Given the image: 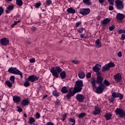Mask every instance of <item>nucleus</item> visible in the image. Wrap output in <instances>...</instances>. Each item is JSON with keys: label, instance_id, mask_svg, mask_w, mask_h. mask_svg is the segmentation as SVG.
I'll return each instance as SVG.
<instances>
[{"label": "nucleus", "instance_id": "1", "mask_svg": "<svg viewBox=\"0 0 125 125\" xmlns=\"http://www.w3.org/2000/svg\"><path fill=\"white\" fill-rule=\"evenodd\" d=\"M51 73L55 78H58L59 74L62 72V69L59 66L53 67L50 70Z\"/></svg>", "mask_w": 125, "mask_h": 125}, {"label": "nucleus", "instance_id": "2", "mask_svg": "<svg viewBox=\"0 0 125 125\" xmlns=\"http://www.w3.org/2000/svg\"><path fill=\"white\" fill-rule=\"evenodd\" d=\"M103 80V77L100 75L97 76L96 80H94V79H92L91 83H92L93 88H95V87H96V83H102Z\"/></svg>", "mask_w": 125, "mask_h": 125}, {"label": "nucleus", "instance_id": "3", "mask_svg": "<svg viewBox=\"0 0 125 125\" xmlns=\"http://www.w3.org/2000/svg\"><path fill=\"white\" fill-rule=\"evenodd\" d=\"M83 81H76L75 87L74 88V91H76V93L81 92V91H82V89H83Z\"/></svg>", "mask_w": 125, "mask_h": 125}, {"label": "nucleus", "instance_id": "4", "mask_svg": "<svg viewBox=\"0 0 125 125\" xmlns=\"http://www.w3.org/2000/svg\"><path fill=\"white\" fill-rule=\"evenodd\" d=\"M9 73L11 74H14L15 75H19L21 79L23 78V74L19 70L16 69V68L11 67L8 69Z\"/></svg>", "mask_w": 125, "mask_h": 125}, {"label": "nucleus", "instance_id": "5", "mask_svg": "<svg viewBox=\"0 0 125 125\" xmlns=\"http://www.w3.org/2000/svg\"><path fill=\"white\" fill-rule=\"evenodd\" d=\"M115 113L117 115L119 116L120 118H125V111L122 108H117L115 110Z\"/></svg>", "mask_w": 125, "mask_h": 125}, {"label": "nucleus", "instance_id": "6", "mask_svg": "<svg viewBox=\"0 0 125 125\" xmlns=\"http://www.w3.org/2000/svg\"><path fill=\"white\" fill-rule=\"evenodd\" d=\"M115 6L117 9L119 10H123L124 9V4L123 1L121 0H116L115 1Z\"/></svg>", "mask_w": 125, "mask_h": 125}, {"label": "nucleus", "instance_id": "7", "mask_svg": "<svg viewBox=\"0 0 125 125\" xmlns=\"http://www.w3.org/2000/svg\"><path fill=\"white\" fill-rule=\"evenodd\" d=\"M106 88V86L103 83H101L99 87L96 88V92L97 93H102L103 92V90H104Z\"/></svg>", "mask_w": 125, "mask_h": 125}, {"label": "nucleus", "instance_id": "8", "mask_svg": "<svg viewBox=\"0 0 125 125\" xmlns=\"http://www.w3.org/2000/svg\"><path fill=\"white\" fill-rule=\"evenodd\" d=\"M0 43L1 45L5 46L9 43V40L6 38H3L0 39Z\"/></svg>", "mask_w": 125, "mask_h": 125}, {"label": "nucleus", "instance_id": "9", "mask_svg": "<svg viewBox=\"0 0 125 125\" xmlns=\"http://www.w3.org/2000/svg\"><path fill=\"white\" fill-rule=\"evenodd\" d=\"M80 13L82 14V15H87V14L90 13V9H82L80 10Z\"/></svg>", "mask_w": 125, "mask_h": 125}, {"label": "nucleus", "instance_id": "10", "mask_svg": "<svg viewBox=\"0 0 125 125\" xmlns=\"http://www.w3.org/2000/svg\"><path fill=\"white\" fill-rule=\"evenodd\" d=\"M38 80H39V78L34 75H31L27 78V81H28V82H31V83H34V82H36L38 81Z\"/></svg>", "mask_w": 125, "mask_h": 125}, {"label": "nucleus", "instance_id": "11", "mask_svg": "<svg viewBox=\"0 0 125 125\" xmlns=\"http://www.w3.org/2000/svg\"><path fill=\"white\" fill-rule=\"evenodd\" d=\"M101 69V65L99 64H96L95 66H94L92 68L93 71L94 72H95L96 73H98L99 71H100V69Z\"/></svg>", "mask_w": 125, "mask_h": 125}, {"label": "nucleus", "instance_id": "12", "mask_svg": "<svg viewBox=\"0 0 125 125\" xmlns=\"http://www.w3.org/2000/svg\"><path fill=\"white\" fill-rule=\"evenodd\" d=\"M112 95L113 97H114V98L119 97L120 100H122V99H123V98H124L123 95H122V94H120L119 93L114 92V93H112Z\"/></svg>", "mask_w": 125, "mask_h": 125}, {"label": "nucleus", "instance_id": "13", "mask_svg": "<svg viewBox=\"0 0 125 125\" xmlns=\"http://www.w3.org/2000/svg\"><path fill=\"white\" fill-rule=\"evenodd\" d=\"M114 80L118 83L122 81V75L118 73L114 76Z\"/></svg>", "mask_w": 125, "mask_h": 125}, {"label": "nucleus", "instance_id": "14", "mask_svg": "<svg viewBox=\"0 0 125 125\" xmlns=\"http://www.w3.org/2000/svg\"><path fill=\"white\" fill-rule=\"evenodd\" d=\"M76 99H77L79 102H83L84 100V96L82 94H78L76 96Z\"/></svg>", "mask_w": 125, "mask_h": 125}, {"label": "nucleus", "instance_id": "15", "mask_svg": "<svg viewBox=\"0 0 125 125\" xmlns=\"http://www.w3.org/2000/svg\"><path fill=\"white\" fill-rule=\"evenodd\" d=\"M75 93H77V92L75 91V90H73V91L71 92V89H69V92L66 96L67 99H70V98H71V97L74 96V95L75 94Z\"/></svg>", "mask_w": 125, "mask_h": 125}, {"label": "nucleus", "instance_id": "16", "mask_svg": "<svg viewBox=\"0 0 125 125\" xmlns=\"http://www.w3.org/2000/svg\"><path fill=\"white\" fill-rule=\"evenodd\" d=\"M110 21L111 20H110V19L106 18L101 21V24L102 26L105 27V26H106L108 23H110Z\"/></svg>", "mask_w": 125, "mask_h": 125}, {"label": "nucleus", "instance_id": "17", "mask_svg": "<svg viewBox=\"0 0 125 125\" xmlns=\"http://www.w3.org/2000/svg\"><path fill=\"white\" fill-rule=\"evenodd\" d=\"M13 100L15 103H19L20 101H21V99L20 98V97L16 95L14 96Z\"/></svg>", "mask_w": 125, "mask_h": 125}, {"label": "nucleus", "instance_id": "18", "mask_svg": "<svg viewBox=\"0 0 125 125\" xmlns=\"http://www.w3.org/2000/svg\"><path fill=\"white\" fill-rule=\"evenodd\" d=\"M29 100L24 99L21 101V106H27V105H29Z\"/></svg>", "mask_w": 125, "mask_h": 125}, {"label": "nucleus", "instance_id": "19", "mask_svg": "<svg viewBox=\"0 0 125 125\" xmlns=\"http://www.w3.org/2000/svg\"><path fill=\"white\" fill-rule=\"evenodd\" d=\"M101 112V109L99 108V107H95V110L93 111V115H98L100 114Z\"/></svg>", "mask_w": 125, "mask_h": 125}, {"label": "nucleus", "instance_id": "20", "mask_svg": "<svg viewBox=\"0 0 125 125\" xmlns=\"http://www.w3.org/2000/svg\"><path fill=\"white\" fill-rule=\"evenodd\" d=\"M116 18L117 20H123L125 18V15L124 14L119 13L116 16Z\"/></svg>", "mask_w": 125, "mask_h": 125}, {"label": "nucleus", "instance_id": "21", "mask_svg": "<svg viewBox=\"0 0 125 125\" xmlns=\"http://www.w3.org/2000/svg\"><path fill=\"white\" fill-rule=\"evenodd\" d=\"M78 77L79 79H84L85 77V73L83 71H81L78 74Z\"/></svg>", "mask_w": 125, "mask_h": 125}, {"label": "nucleus", "instance_id": "22", "mask_svg": "<svg viewBox=\"0 0 125 125\" xmlns=\"http://www.w3.org/2000/svg\"><path fill=\"white\" fill-rule=\"evenodd\" d=\"M95 43L96 47H98V48L101 47V42H100V40H99V39H97V40H96Z\"/></svg>", "mask_w": 125, "mask_h": 125}, {"label": "nucleus", "instance_id": "23", "mask_svg": "<svg viewBox=\"0 0 125 125\" xmlns=\"http://www.w3.org/2000/svg\"><path fill=\"white\" fill-rule=\"evenodd\" d=\"M104 118H105L107 121H109V120H111V118H112V114H111V113H106L104 115Z\"/></svg>", "mask_w": 125, "mask_h": 125}, {"label": "nucleus", "instance_id": "24", "mask_svg": "<svg viewBox=\"0 0 125 125\" xmlns=\"http://www.w3.org/2000/svg\"><path fill=\"white\" fill-rule=\"evenodd\" d=\"M66 11L67 12H68V13H72V14H74V13H76V11L72 7L67 9Z\"/></svg>", "mask_w": 125, "mask_h": 125}, {"label": "nucleus", "instance_id": "25", "mask_svg": "<svg viewBox=\"0 0 125 125\" xmlns=\"http://www.w3.org/2000/svg\"><path fill=\"white\" fill-rule=\"evenodd\" d=\"M60 75V77H61V79H62V80L64 79H65L66 72L65 71H62V72H61Z\"/></svg>", "mask_w": 125, "mask_h": 125}, {"label": "nucleus", "instance_id": "26", "mask_svg": "<svg viewBox=\"0 0 125 125\" xmlns=\"http://www.w3.org/2000/svg\"><path fill=\"white\" fill-rule=\"evenodd\" d=\"M109 69L110 68H109V66H108V65L106 64L102 67V71L103 72H106V71H108Z\"/></svg>", "mask_w": 125, "mask_h": 125}, {"label": "nucleus", "instance_id": "27", "mask_svg": "<svg viewBox=\"0 0 125 125\" xmlns=\"http://www.w3.org/2000/svg\"><path fill=\"white\" fill-rule=\"evenodd\" d=\"M34 123H36V120H35V119L33 117H30L29 118V124L32 125L34 124Z\"/></svg>", "mask_w": 125, "mask_h": 125}, {"label": "nucleus", "instance_id": "28", "mask_svg": "<svg viewBox=\"0 0 125 125\" xmlns=\"http://www.w3.org/2000/svg\"><path fill=\"white\" fill-rule=\"evenodd\" d=\"M14 8V7L13 5H10L7 7V10H6V13H9V11L12 10Z\"/></svg>", "mask_w": 125, "mask_h": 125}, {"label": "nucleus", "instance_id": "29", "mask_svg": "<svg viewBox=\"0 0 125 125\" xmlns=\"http://www.w3.org/2000/svg\"><path fill=\"white\" fill-rule=\"evenodd\" d=\"M17 5L18 6H22L23 5V1L22 0H16Z\"/></svg>", "mask_w": 125, "mask_h": 125}, {"label": "nucleus", "instance_id": "30", "mask_svg": "<svg viewBox=\"0 0 125 125\" xmlns=\"http://www.w3.org/2000/svg\"><path fill=\"white\" fill-rule=\"evenodd\" d=\"M62 93H67L68 92V88L66 87V86H64L62 89Z\"/></svg>", "mask_w": 125, "mask_h": 125}, {"label": "nucleus", "instance_id": "31", "mask_svg": "<svg viewBox=\"0 0 125 125\" xmlns=\"http://www.w3.org/2000/svg\"><path fill=\"white\" fill-rule=\"evenodd\" d=\"M106 64H107V66L109 69L110 68H113V67H115V63L112 62H110Z\"/></svg>", "mask_w": 125, "mask_h": 125}, {"label": "nucleus", "instance_id": "32", "mask_svg": "<svg viewBox=\"0 0 125 125\" xmlns=\"http://www.w3.org/2000/svg\"><path fill=\"white\" fill-rule=\"evenodd\" d=\"M104 86L105 85V86H109V85H110V84H111V83H109V81L107 80H105L104 81V84H103Z\"/></svg>", "mask_w": 125, "mask_h": 125}, {"label": "nucleus", "instance_id": "33", "mask_svg": "<svg viewBox=\"0 0 125 125\" xmlns=\"http://www.w3.org/2000/svg\"><path fill=\"white\" fill-rule=\"evenodd\" d=\"M83 2L87 5H90L91 4V2L89 0H83Z\"/></svg>", "mask_w": 125, "mask_h": 125}, {"label": "nucleus", "instance_id": "34", "mask_svg": "<svg viewBox=\"0 0 125 125\" xmlns=\"http://www.w3.org/2000/svg\"><path fill=\"white\" fill-rule=\"evenodd\" d=\"M5 83L7 84V86H8V87H12V83H11V82H10V81H6L5 82Z\"/></svg>", "mask_w": 125, "mask_h": 125}, {"label": "nucleus", "instance_id": "35", "mask_svg": "<svg viewBox=\"0 0 125 125\" xmlns=\"http://www.w3.org/2000/svg\"><path fill=\"white\" fill-rule=\"evenodd\" d=\"M20 22H21V21L20 20H18V21H15L14 24L11 25L12 28H13L14 26H15V25H17V24H18V23H20Z\"/></svg>", "mask_w": 125, "mask_h": 125}, {"label": "nucleus", "instance_id": "36", "mask_svg": "<svg viewBox=\"0 0 125 125\" xmlns=\"http://www.w3.org/2000/svg\"><path fill=\"white\" fill-rule=\"evenodd\" d=\"M10 80L11 81L12 83H14L15 81V77L14 76H12L10 78Z\"/></svg>", "mask_w": 125, "mask_h": 125}, {"label": "nucleus", "instance_id": "37", "mask_svg": "<svg viewBox=\"0 0 125 125\" xmlns=\"http://www.w3.org/2000/svg\"><path fill=\"white\" fill-rule=\"evenodd\" d=\"M24 86L27 87V86H29L30 85V83H29V81H26L24 83Z\"/></svg>", "mask_w": 125, "mask_h": 125}, {"label": "nucleus", "instance_id": "38", "mask_svg": "<svg viewBox=\"0 0 125 125\" xmlns=\"http://www.w3.org/2000/svg\"><path fill=\"white\" fill-rule=\"evenodd\" d=\"M85 115V114H84V113H81L78 115V118L79 119H82V118H83V117H84Z\"/></svg>", "mask_w": 125, "mask_h": 125}, {"label": "nucleus", "instance_id": "39", "mask_svg": "<svg viewBox=\"0 0 125 125\" xmlns=\"http://www.w3.org/2000/svg\"><path fill=\"white\" fill-rule=\"evenodd\" d=\"M83 31H84V28L83 27L80 28L79 29H78V32L80 33H83Z\"/></svg>", "mask_w": 125, "mask_h": 125}, {"label": "nucleus", "instance_id": "40", "mask_svg": "<svg viewBox=\"0 0 125 125\" xmlns=\"http://www.w3.org/2000/svg\"><path fill=\"white\" fill-rule=\"evenodd\" d=\"M53 95L54 96H59V94H58V93L57 92V91L56 90H54L53 91Z\"/></svg>", "mask_w": 125, "mask_h": 125}, {"label": "nucleus", "instance_id": "41", "mask_svg": "<svg viewBox=\"0 0 125 125\" xmlns=\"http://www.w3.org/2000/svg\"><path fill=\"white\" fill-rule=\"evenodd\" d=\"M118 32L119 34H125V30L119 29Z\"/></svg>", "mask_w": 125, "mask_h": 125}, {"label": "nucleus", "instance_id": "42", "mask_svg": "<svg viewBox=\"0 0 125 125\" xmlns=\"http://www.w3.org/2000/svg\"><path fill=\"white\" fill-rule=\"evenodd\" d=\"M108 2L111 5H114L115 4L114 0H107Z\"/></svg>", "mask_w": 125, "mask_h": 125}, {"label": "nucleus", "instance_id": "43", "mask_svg": "<svg viewBox=\"0 0 125 125\" xmlns=\"http://www.w3.org/2000/svg\"><path fill=\"white\" fill-rule=\"evenodd\" d=\"M41 2H39V3H36L35 5V6L36 8H39L40 6H41Z\"/></svg>", "mask_w": 125, "mask_h": 125}, {"label": "nucleus", "instance_id": "44", "mask_svg": "<svg viewBox=\"0 0 125 125\" xmlns=\"http://www.w3.org/2000/svg\"><path fill=\"white\" fill-rule=\"evenodd\" d=\"M46 3L47 5H50V4H51V3H52V2L51 1V0H47Z\"/></svg>", "mask_w": 125, "mask_h": 125}, {"label": "nucleus", "instance_id": "45", "mask_svg": "<svg viewBox=\"0 0 125 125\" xmlns=\"http://www.w3.org/2000/svg\"><path fill=\"white\" fill-rule=\"evenodd\" d=\"M3 8L0 7V16H1V14L3 13Z\"/></svg>", "mask_w": 125, "mask_h": 125}, {"label": "nucleus", "instance_id": "46", "mask_svg": "<svg viewBox=\"0 0 125 125\" xmlns=\"http://www.w3.org/2000/svg\"><path fill=\"white\" fill-rule=\"evenodd\" d=\"M40 117H41V115L40 114V113H39V112H37L36 114V119H40Z\"/></svg>", "mask_w": 125, "mask_h": 125}, {"label": "nucleus", "instance_id": "47", "mask_svg": "<svg viewBox=\"0 0 125 125\" xmlns=\"http://www.w3.org/2000/svg\"><path fill=\"white\" fill-rule=\"evenodd\" d=\"M66 118H67V114H64L62 116V121H65V120H66Z\"/></svg>", "mask_w": 125, "mask_h": 125}, {"label": "nucleus", "instance_id": "48", "mask_svg": "<svg viewBox=\"0 0 125 125\" xmlns=\"http://www.w3.org/2000/svg\"><path fill=\"white\" fill-rule=\"evenodd\" d=\"M72 62L74 64H79V63H80V62H79L77 60H73V61H72Z\"/></svg>", "mask_w": 125, "mask_h": 125}, {"label": "nucleus", "instance_id": "49", "mask_svg": "<svg viewBox=\"0 0 125 125\" xmlns=\"http://www.w3.org/2000/svg\"><path fill=\"white\" fill-rule=\"evenodd\" d=\"M117 55H118V57H122V56H123V55L122 54V52L121 51H119L117 53Z\"/></svg>", "mask_w": 125, "mask_h": 125}, {"label": "nucleus", "instance_id": "50", "mask_svg": "<svg viewBox=\"0 0 125 125\" xmlns=\"http://www.w3.org/2000/svg\"><path fill=\"white\" fill-rule=\"evenodd\" d=\"M81 24H82V22L80 21H78L76 23V27H78L80 26V25H81Z\"/></svg>", "mask_w": 125, "mask_h": 125}, {"label": "nucleus", "instance_id": "51", "mask_svg": "<svg viewBox=\"0 0 125 125\" xmlns=\"http://www.w3.org/2000/svg\"><path fill=\"white\" fill-rule=\"evenodd\" d=\"M91 76V74L90 73H88L87 74H86V78H87V79H89Z\"/></svg>", "mask_w": 125, "mask_h": 125}, {"label": "nucleus", "instance_id": "52", "mask_svg": "<svg viewBox=\"0 0 125 125\" xmlns=\"http://www.w3.org/2000/svg\"><path fill=\"white\" fill-rule=\"evenodd\" d=\"M109 29V31H113L114 29H115V26H110Z\"/></svg>", "mask_w": 125, "mask_h": 125}, {"label": "nucleus", "instance_id": "53", "mask_svg": "<svg viewBox=\"0 0 125 125\" xmlns=\"http://www.w3.org/2000/svg\"><path fill=\"white\" fill-rule=\"evenodd\" d=\"M35 61V58H32L29 60V62H30V63H34Z\"/></svg>", "mask_w": 125, "mask_h": 125}, {"label": "nucleus", "instance_id": "54", "mask_svg": "<svg viewBox=\"0 0 125 125\" xmlns=\"http://www.w3.org/2000/svg\"><path fill=\"white\" fill-rule=\"evenodd\" d=\"M17 107L18 108V112H22V108L19 107V106H17Z\"/></svg>", "mask_w": 125, "mask_h": 125}, {"label": "nucleus", "instance_id": "55", "mask_svg": "<svg viewBox=\"0 0 125 125\" xmlns=\"http://www.w3.org/2000/svg\"><path fill=\"white\" fill-rule=\"evenodd\" d=\"M70 122H71V123H76V121H75V119H73V118H71L70 119Z\"/></svg>", "mask_w": 125, "mask_h": 125}, {"label": "nucleus", "instance_id": "56", "mask_svg": "<svg viewBox=\"0 0 125 125\" xmlns=\"http://www.w3.org/2000/svg\"><path fill=\"white\" fill-rule=\"evenodd\" d=\"M46 125H54V124H53L52 122H48L47 124H46Z\"/></svg>", "mask_w": 125, "mask_h": 125}, {"label": "nucleus", "instance_id": "57", "mask_svg": "<svg viewBox=\"0 0 125 125\" xmlns=\"http://www.w3.org/2000/svg\"><path fill=\"white\" fill-rule=\"evenodd\" d=\"M125 35H124V34H123V35H122L121 40H122V41H124V40H125Z\"/></svg>", "mask_w": 125, "mask_h": 125}, {"label": "nucleus", "instance_id": "58", "mask_svg": "<svg viewBox=\"0 0 125 125\" xmlns=\"http://www.w3.org/2000/svg\"><path fill=\"white\" fill-rule=\"evenodd\" d=\"M109 10H113V9H114V7L113 6H109Z\"/></svg>", "mask_w": 125, "mask_h": 125}, {"label": "nucleus", "instance_id": "59", "mask_svg": "<svg viewBox=\"0 0 125 125\" xmlns=\"http://www.w3.org/2000/svg\"><path fill=\"white\" fill-rule=\"evenodd\" d=\"M31 29L33 30V31H36V30H37V28L34 26H32L31 27Z\"/></svg>", "mask_w": 125, "mask_h": 125}, {"label": "nucleus", "instance_id": "60", "mask_svg": "<svg viewBox=\"0 0 125 125\" xmlns=\"http://www.w3.org/2000/svg\"><path fill=\"white\" fill-rule=\"evenodd\" d=\"M105 0H99L100 3H103Z\"/></svg>", "mask_w": 125, "mask_h": 125}, {"label": "nucleus", "instance_id": "61", "mask_svg": "<svg viewBox=\"0 0 125 125\" xmlns=\"http://www.w3.org/2000/svg\"><path fill=\"white\" fill-rule=\"evenodd\" d=\"M80 37L81 38V39H83V38H84V35L83 34H81Z\"/></svg>", "mask_w": 125, "mask_h": 125}, {"label": "nucleus", "instance_id": "62", "mask_svg": "<svg viewBox=\"0 0 125 125\" xmlns=\"http://www.w3.org/2000/svg\"><path fill=\"white\" fill-rule=\"evenodd\" d=\"M46 97H47V95L43 96V99H44L46 98Z\"/></svg>", "mask_w": 125, "mask_h": 125}, {"label": "nucleus", "instance_id": "63", "mask_svg": "<svg viewBox=\"0 0 125 125\" xmlns=\"http://www.w3.org/2000/svg\"><path fill=\"white\" fill-rule=\"evenodd\" d=\"M23 116L25 118H27V114L26 113H24Z\"/></svg>", "mask_w": 125, "mask_h": 125}, {"label": "nucleus", "instance_id": "64", "mask_svg": "<svg viewBox=\"0 0 125 125\" xmlns=\"http://www.w3.org/2000/svg\"><path fill=\"white\" fill-rule=\"evenodd\" d=\"M26 43H27V44H31V42H26Z\"/></svg>", "mask_w": 125, "mask_h": 125}]
</instances>
